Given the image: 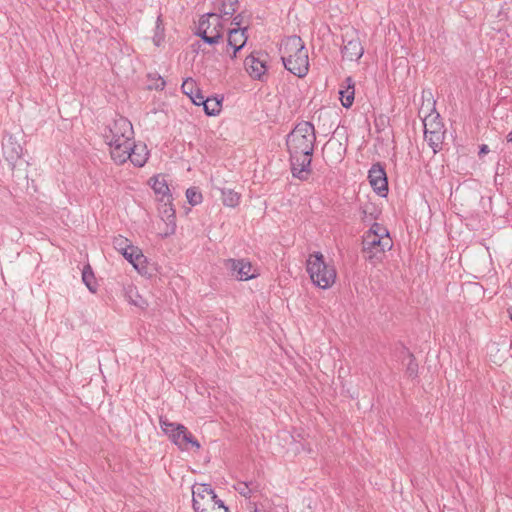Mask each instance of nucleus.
Segmentation results:
<instances>
[{"label":"nucleus","mask_w":512,"mask_h":512,"mask_svg":"<svg viewBox=\"0 0 512 512\" xmlns=\"http://www.w3.org/2000/svg\"><path fill=\"white\" fill-rule=\"evenodd\" d=\"M315 142V127L309 121L299 122L287 135L286 145L290 155L291 172L295 178L308 179Z\"/></svg>","instance_id":"obj_1"},{"label":"nucleus","mask_w":512,"mask_h":512,"mask_svg":"<svg viewBox=\"0 0 512 512\" xmlns=\"http://www.w3.org/2000/svg\"><path fill=\"white\" fill-rule=\"evenodd\" d=\"M282 63L290 73L303 78L309 71L308 50L300 36L284 38L279 46Z\"/></svg>","instance_id":"obj_2"},{"label":"nucleus","mask_w":512,"mask_h":512,"mask_svg":"<svg viewBox=\"0 0 512 512\" xmlns=\"http://www.w3.org/2000/svg\"><path fill=\"white\" fill-rule=\"evenodd\" d=\"M393 241L389 231L381 224L374 223L362 237V253L372 264L381 262L385 252L391 250Z\"/></svg>","instance_id":"obj_3"},{"label":"nucleus","mask_w":512,"mask_h":512,"mask_svg":"<svg viewBox=\"0 0 512 512\" xmlns=\"http://www.w3.org/2000/svg\"><path fill=\"white\" fill-rule=\"evenodd\" d=\"M113 247L120 252L140 274L147 277H152L154 275L156 270L154 264L149 263L141 249L134 246L129 239L122 235H118L113 238Z\"/></svg>","instance_id":"obj_4"},{"label":"nucleus","mask_w":512,"mask_h":512,"mask_svg":"<svg viewBox=\"0 0 512 512\" xmlns=\"http://www.w3.org/2000/svg\"><path fill=\"white\" fill-rule=\"evenodd\" d=\"M307 272L309 273L311 281L322 289L331 287L336 279L334 267L326 264L321 252H315L309 256L307 260Z\"/></svg>","instance_id":"obj_5"},{"label":"nucleus","mask_w":512,"mask_h":512,"mask_svg":"<svg viewBox=\"0 0 512 512\" xmlns=\"http://www.w3.org/2000/svg\"><path fill=\"white\" fill-rule=\"evenodd\" d=\"M192 505L195 512H229L224 502L218 499L210 484L193 487Z\"/></svg>","instance_id":"obj_6"},{"label":"nucleus","mask_w":512,"mask_h":512,"mask_svg":"<svg viewBox=\"0 0 512 512\" xmlns=\"http://www.w3.org/2000/svg\"><path fill=\"white\" fill-rule=\"evenodd\" d=\"M159 423L162 431L181 450H188L189 445L196 450L201 448L199 441L192 435L186 426L180 423L170 422L167 418L160 417Z\"/></svg>","instance_id":"obj_7"},{"label":"nucleus","mask_w":512,"mask_h":512,"mask_svg":"<svg viewBox=\"0 0 512 512\" xmlns=\"http://www.w3.org/2000/svg\"><path fill=\"white\" fill-rule=\"evenodd\" d=\"M224 25L217 13L203 15L197 27L196 35L206 44L214 45L219 43L223 37Z\"/></svg>","instance_id":"obj_8"},{"label":"nucleus","mask_w":512,"mask_h":512,"mask_svg":"<svg viewBox=\"0 0 512 512\" xmlns=\"http://www.w3.org/2000/svg\"><path fill=\"white\" fill-rule=\"evenodd\" d=\"M133 135L134 131L131 122L123 116H119L117 119H115L112 124L107 127L104 133V137L106 138L107 142L113 143L133 142Z\"/></svg>","instance_id":"obj_9"},{"label":"nucleus","mask_w":512,"mask_h":512,"mask_svg":"<svg viewBox=\"0 0 512 512\" xmlns=\"http://www.w3.org/2000/svg\"><path fill=\"white\" fill-rule=\"evenodd\" d=\"M224 268L229 272L230 276L238 281H247L256 278L258 274L253 270L251 262L247 259H225Z\"/></svg>","instance_id":"obj_10"},{"label":"nucleus","mask_w":512,"mask_h":512,"mask_svg":"<svg viewBox=\"0 0 512 512\" xmlns=\"http://www.w3.org/2000/svg\"><path fill=\"white\" fill-rule=\"evenodd\" d=\"M368 178L373 190L381 197L388 193V179L384 167L380 163L372 165L368 172Z\"/></svg>","instance_id":"obj_11"},{"label":"nucleus","mask_w":512,"mask_h":512,"mask_svg":"<svg viewBox=\"0 0 512 512\" xmlns=\"http://www.w3.org/2000/svg\"><path fill=\"white\" fill-rule=\"evenodd\" d=\"M266 58L267 54L260 52H253L246 57L244 61L245 69L252 78L260 80L266 73Z\"/></svg>","instance_id":"obj_12"},{"label":"nucleus","mask_w":512,"mask_h":512,"mask_svg":"<svg viewBox=\"0 0 512 512\" xmlns=\"http://www.w3.org/2000/svg\"><path fill=\"white\" fill-rule=\"evenodd\" d=\"M23 154L22 146L13 138L9 136L4 139L2 143V155L11 170L15 168L16 162Z\"/></svg>","instance_id":"obj_13"},{"label":"nucleus","mask_w":512,"mask_h":512,"mask_svg":"<svg viewBox=\"0 0 512 512\" xmlns=\"http://www.w3.org/2000/svg\"><path fill=\"white\" fill-rule=\"evenodd\" d=\"M343 43L344 46L341 50L343 58L349 61H357L362 57L364 48L357 35H352L349 38V35L346 34L343 37Z\"/></svg>","instance_id":"obj_14"},{"label":"nucleus","mask_w":512,"mask_h":512,"mask_svg":"<svg viewBox=\"0 0 512 512\" xmlns=\"http://www.w3.org/2000/svg\"><path fill=\"white\" fill-rule=\"evenodd\" d=\"M158 207V212L161 219L166 224L165 235H171L175 233L176 230V215L175 209L173 208L172 201H160Z\"/></svg>","instance_id":"obj_15"},{"label":"nucleus","mask_w":512,"mask_h":512,"mask_svg":"<svg viewBox=\"0 0 512 512\" xmlns=\"http://www.w3.org/2000/svg\"><path fill=\"white\" fill-rule=\"evenodd\" d=\"M424 138L428 145L433 149L434 153L441 150L444 140V131H442L440 123H436V127L432 130L431 126L428 127V124L425 122Z\"/></svg>","instance_id":"obj_16"},{"label":"nucleus","mask_w":512,"mask_h":512,"mask_svg":"<svg viewBox=\"0 0 512 512\" xmlns=\"http://www.w3.org/2000/svg\"><path fill=\"white\" fill-rule=\"evenodd\" d=\"M107 143L110 146V155H111V158L113 159V161L118 165L124 164L130 156L129 150H131V145H133V142H130V143L107 142Z\"/></svg>","instance_id":"obj_17"},{"label":"nucleus","mask_w":512,"mask_h":512,"mask_svg":"<svg viewBox=\"0 0 512 512\" xmlns=\"http://www.w3.org/2000/svg\"><path fill=\"white\" fill-rule=\"evenodd\" d=\"M149 184L158 198V201H172V195L168 183L163 175H155L150 178Z\"/></svg>","instance_id":"obj_18"},{"label":"nucleus","mask_w":512,"mask_h":512,"mask_svg":"<svg viewBox=\"0 0 512 512\" xmlns=\"http://www.w3.org/2000/svg\"><path fill=\"white\" fill-rule=\"evenodd\" d=\"M340 101L345 108L353 105L355 98V83L352 77H346L339 90Z\"/></svg>","instance_id":"obj_19"},{"label":"nucleus","mask_w":512,"mask_h":512,"mask_svg":"<svg viewBox=\"0 0 512 512\" xmlns=\"http://www.w3.org/2000/svg\"><path fill=\"white\" fill-rule=\"evenodd\" d=\"M247 27L233 28L228 32V45L234 49L233 57L245 45L247 41Z\"/></svg>","instance_id":"obj_20"},{"label":"nucleus","mask_w":512,"mask_h":512,"mask_svg":"<svg viewBox=\"0 0 512 512\" xmlns=\"http://www.w3.org/2000/svg\"><path fill=\"white\" fill-rule=\"evenodd\" d=\"M129 160L136 167H142L145 165L148 159V151L145 145L135 144L133 141V145H131V150H129Z\"/></svg>","instance_id":"obj_21"},{"label":"nucleus","mask_w":512,"mask_h":512,"mask_svg":"<svg viewBox=\"0 0 512 512\" xmlns=\"http://www.w3.org/2000/svg\"><path fill=\"white\" fill-rule=\"evenodd\" d=\"M398 356L402 359L404 362L405 360H408L406 364V373L409 377H416L418 374V363L416 362L415 356L413 353L409 351V349L405 346H401L398 349Z\"/></svg>","instance_id":"obj_22"},{"label":"nucleus","mask_w":512,"mask_h":512,"mask_svg":"<svg viewBox=\"0 0 512 512\" xmlns=\"http://www.w3.org/2000/svg\"><path fill=\"white\" fill-rule=\"evenodd\" d=\"M238 5V0H215L214 2V8L219 11L217 14L219 15L220 19L225 16H233L238 8Z\"/></svg>","instance_id":"obj_23"},{"label":"nucleus","mask_w":512,"mask_h":512,"mask_svg":"<svg viewBox=\"0 0 512 512\" xmlns=\"http://www.w3.org/2000/svg\"><path fill=\"white\" fill-rule=\"evenodd\" d=\"M202 105L208 116H216L221 111L222 99L207 97Z\"/></svg>","instance_id":"obj_24"},{"label":"nucleus","mask_w":512,"mask_h":512,"mask_svg":"<svg viewBox=\"0 0 512 512\" xmlns=\"http://www.w3.org/2000/svg\"><path fill=\"white\" fill-rule=\"evenodd\" d=\"M222 201L225 206L236 207L240 201V194L230 188H221Z\"/></svg>","instance_id":"obj_25"},{"label":"nucleus","mask_w":512,"mask_h":512,"mask_svg":"<svg viewBox=\"0 0 512 512\" xmlns=\"http://www.w3.org/2000/svg\"><path fill=\"white\" fill-rule=\"evenodd\" d=\"M82 281L91 292H96L97 282L92 271V268L89 264L85 265L82 270Z\"/></svg>","instance_id":"obj_26"},{"label":"nucleus","mask_w":512,"mask_h":512,"mask_svg":"<svg viewBox=\"0 0 512 512\" xmlns=\"http://www.w3.org/2000/svg\"><path fill=\"white\" fill-rule=\"evenodd\" d=\"M186 198L192 206L200 204L203 199L201 192L196 187H190L186 190Z\"/></svg>","instance_id":"obj_27"},{"label":"nucleus","mask_w":512,"mask_h":512,"mask_svg":"<svg viewBox=\"0 0 512 512\" xmlns=\"http://www.w3.org/2000/svg\"><path fill=\"white\" fill-rule=\"evenodd\" d=\"M329 149H334L337 151V154L338 156L336 157V161H341L342 158H343V152L345 151V149L343 148L342 146V143L341 142H333L331 140H329L323 147V151L325 150H329Z\"/></svg>","instance_id":"obj_28"},{"label":"nucleus","mask_w":512,"mask_h":512,"mask_svg":"<svg viewBox=\"0 0 512 512\" xmlns=\"http://www.w3.org/2000/svg\"><path fill=\"white\" fill-rule=\"evenodd\" d=\"M181 89L184 94L192 97L193 93L198 89V87L192 78H187L183 81Z\"/></svg>","instance_id":"obj_29"},{"label":"nucleus","mask_w":512,"mask_h":512,"mask_svg":"<svg viewBox=\"0 0 512 512\" xmlns=\"http://www.w3.org/2000/svg\"><path fill=\"white\" fill-rule=\"evenodd\" d=\"M132 293H133L132 289H130L127 292V296L129 298V302L131 304L137 306V307L144 308L145 305H147L146 301L141 296H139L136 292H135L136 298H133L132 295H131Z\"/></svg>","instance_id":"obj_30"},{"label":"nucleus","mask_w":512,"mask_h":512,"mask_svg":"<svg viewBox=\"0 0 512 512\" xmlns=\"http://www.w3.org/2000/svg\"><path fill=\"white\" fill-rule=\"evenodd\" d=\"M249 486L247 485L246 482L242 481V482H238L235 486H234V489L243 497L245 498H251L252 495L250 493V490L248 488Z\"/></svg>","instance_id":"obj_31"},{"label":"nucleus","mask_w":512,"mask_h":512,"mask_svg":"<svg viewBox=\"0 0 512 512\" xmlns=\"http://www.w3.org/2000/svg\"><path fill=\"white\" fill-rule=\"evenodd\" d=\"M191 99V101L195 104V105H202L205 101L206 98H204V96L202 95L200 89L198 88L192 95V97H189Z\"/></svg>","instance_id":"obj_32"},{"label":"nucleus","mask_w":512,"mask_h":512,"mask_svg":"<svg viewBox=\"0 0 512 512\" xmlns=\"http://www.w3.org/2000/svg\"><path fill=\"white\" fill-rule=\"evenodd\" d=\"M246 483L249 486L248 488L250 490L251 495L260 492L261 484L259 482L251 480V481H247Z\"/></svg>","instance_id":"obj_33"},{"label":"nucleus","mask_w":512,"mask_h":512,"mask_svg":"<svg viewBox=\"0 0 512 512\" xmlns=\"http://www.w3.org/2000/svg\"><path fill=\"white\" fill-rule=\"evenodd\" d=\"M165 85H166L165 80L161 76H158L153 88L156 90H163Z\"/></svg>","instance_id":"obj_34"},{"label":"nucleus","mask_w":512,"mask_h":512,"mask_svg":"<svg viewBox=\"0 0 512 512\" xmlns=\"http://www.w3.org/2000/svg\"><path fill=\"white\" fill-rule=\"evenodd\" d=\"M242 22H243L242 14H237L236 16H234V18L232 20V24L235 25V28H242L241 27Z\"/></svg>","instance_id":"obj_35"},{"label":"nucleus","mask_w":512,"mask_h":512,"mask_svg":"<svg viewBox=\"0 0 512 512\" xmlns=\"http://www.w3.org/2000/svg\"><path fill=\"white\" fill-rule=\"evenodd\" d=\"M370 206L371 205H365L364 207H361V209H360L361 219L363 221L366 220V218L368 217V214L371 215V212L369 211Z\"/></svg>","instance_id":"obj_36"},{"label":"nucleus","mask_w":512,"mask_h":512,"mask_svg":"<svg viewBox=\"0 0 512 512\" xmlns=\"http://www.w3.org/2000/svg\"><path fill=\"white\" fill-rule=\"evenodd\" d=\"M489 152V148L487 145L483 144L480 146V149H479V156L482 157L483 155L487 154Z\"/></svg>","instance_id":"obj_37"},{"label":"nucleus","mask_w":512,"mask_h":512,"mask_svg":"<svg viewBox=\"0 0 512 512\" xmlns=\"http://www.w3.org/2000/svg\"><path fill=\"white\" fill-rule=\"evenodd\" d=\"M506 140L508 143H512V130L507 134Z\"/></svg>","instance_id":"obj_38"},{"label":"nucleus","mask_w":512,"mask_h":512,"mask_svg":"<svg viewBox=\"0 0 512 512\" xmlns=\"http://www.w3.org/2000/svg\"><path fill=\"white\" fill-rule=\"evenodd\" d=\"M160 22H161V19H160V16L157 18V28H159L160 26Z\"/></svg>","instance_id":"obj_39"},{"label":"nucleus","mask_w":512,"mask_h":512,"mask_svg":"<svg viewBox=\"0 0 512 512\" xmlns=\"http://www.w3.org/2000/svg\"><path fill=\"white\" fill-rule=\"evenodd\" d=\"M510 319L512 320V307L508 310Z\"/></svg>","instance_id":"obj_40"},{"label":"nucleus","mask_w":512,"mask_h":512,"mask_svg":"<svg viewBox=\"0 0 512 512\" xmlns=\"http://www.w3.org/2000/svg\"><path fill=\"white\" fill-rule=\"evenodd\" d=\"M196 45H198V48H200V42H197ZM195 46V44L193 45V47Z\"/></svg>","instance_id":"obj_41"}]
</instances>
